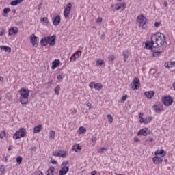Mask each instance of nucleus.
<instances>
[{
    "label": "nucleus",
    "instance_id": "obj_1",
    "mask_svg": "<svg viewBox=\"0 0 175 175\" xmlns=\"http://www.w3.org/2000/svg\"><path fill=\"white\" fill-rule=\"evenodd\" d=\"M151 40L154 43L155 49H158V47L163 46V44L166 42V38L163 33L159 32L152 35Z\"/></svg>",
    "mask_w": 175,
    "mask_h": 175
},
{
    "label": "nucleus",
    "instance_id": "obj_2",
    "mask_svg": "<svg viewBox=\"0 0 175 175\" xmlns=\"http://www.w3.org/2000/svg\"><path fill=\"white\" fill-rule=\"evenodd\" d=\"M19 102L21 105H27L28 103V96H29V90L21 88L19 90Z\"/></svg>",
    "mask_w": 175,
    "mask_h": 175
},
{
    "label": "nucleus",
    "instance_id": "obj_3",
    "mask_svg": "<svg viewBox=\"0 0 175 175\" xmlns=\"http://www.w3.org/2000/svg\"><path fill=\"white\" fill-rule=\"evenodd\" d=\"M137 22L139 24V28H142L143 29H146L147 27V18H145L144 16L141 15L137 18Z\"/></svg>",
    "mask_w": 175,
    "mask_h": 175
},
{
    "label": "nucleus",
    "instance_id": "obj_4",
    "mask_svg": "<svg viewBox=\"0 0 175 175\" xmlns=\"http://www.w3.org/2000/svg\"><path fill=\"white\" fill-rule=\"evenodd\" d=\"M27 133L25 129L21 128L18 131L15 132L13 139L17 140L18 139H21V137H24Z\"/></svg>",
    "mask_w": 175,
    "mask_h": 175
},
{
    "label": "nucleus",
    "instance_id": "obj_5",
    "mask_svg": "<svg viewBox=\"0 0 175 175\" xmlns=\"http://www.w3.org/2000/svg\"><path fill=\"white\" fill-rule=\"evenodd\" d=\"M162 102L165 106H172L173 103V98L170 96H167L162 98Z\"/></svg>",
    "mask_w": 175,
    "mask_h": 175
},
{
    "label": "nucleus",
    "instance_id": "obj_6",
    "mask_svg": "<svg viewBox=\"0 0 175 175\" xmlns=\"http://www.w3.org/2000/svg\"><path fill=\"white\" fill-rule=\"evenodd\" d=\"M30 42L33 47H38L39 45V37H37L35 34H31L30 36Z\"/></svg>",
    "mask_w": 175,
    "mask_h": 175
},
{
    "label": "nucleus",
    "instance_id": "obj_7",
    "mask_svg": "<svg viewBox=\"0 0 175 175\" xmlns=\"http://www.w3.org/2000/svg\"><path fill=\"white\" fill-rule=\"evenodd\" d=\"M89 87L90 88H92V89L95 88L96 91H100V90L103 88V85H102V83H95V82H90L89 83Z\"/></svg>",
    "mask_w": 175,
    "mask_h": 175
},
{
    "label": "nucleus",
    "instance_id": "obj_8",
    "mask_svg": "<svg viewBox=\"0 0 175 175\" xmlns=\"http://www.w3.org/2000/svg\"><path fill=\"white\" fill-rule=\"evenodd\" d=\"M70 10H72V3H69L64 8V16L65 18H68L69 17Z\"/></svg>",
    "mask_w": 175,
    "mask_h": 175
},
{
    "label": "nucleus",
    "instance_id": "obj_9",
    "mask_svg": "<svg viewBox=\"0 0 175 175\" xmlns=\"http://www.w3.org/2000/svg\"><path fill=\"white\" fill-rule=\"evenodd\" d=\"M52 155H53V157H60L61 158H65V157L68 155V152L62 150H55Z\"/></svg>",
    "mask_w": 175,
    "mask_h": 175
},
{
    "label": "nucleus",
    "instance_id": "obj_10",
    "mask_svg": "<svg viewBox=\"0 0 175 175\" xmlns=\"http://www.w3.org/2000/svg\"><path fill=\"white\" fill-rule=\"evenodd\" d=\"M152 109L156 113H162L163 111V105L159 103H157L153 105Z\"/></svg>",
    "mask_w": 175,
    "mask_h": 175
},
{
    "label": "nucleus",
    "instance_id": "obj_11",
    "mask_svg": "<svg viewBox=\"0 0 175 175\" xmlns=\"http://www.w3.org/2000/svg\"><path fill=\"white\" fill-rule=\"evenodd\" d=\"M142 116H143V114L142 113H139V122L141 124H148L149 122H151L152 118L148 117L144 119L143 117H142Z\"/></svg>",
    "mask_w": 175,
    "mask_h": 175
},
{
    "label": "nucleus",
    "instance_id": "obj_12",
    "mask_svg": "<svg viewBox=\"0 0 175 175\" xmlns=\"http://www.w3.org/2000/svg\"><path fill=\"white\" fill-rule=\"evenodd\" d=\"M81 57V51H76L72 56L70 57V62H75L77 59H79Z\"/></svg>",
    "mask_w": 175,
    "mask_h": 175
},
{
    "label": "nucleus",
    "instance_id": "obj_13",
    "mask_svg": "<svg viewBox=\"0 0 175 175\" xmlns=\"http://www.w3.org/2000/svg\"><path fill=\"white\" fill-rule=\"evenodd\" d=\"M144 49L146 50H152L155 49V43L152 42V40H151V41H146L145 42Z\"/></svg>",
    "mask_w": 175,
    "mask_h": 175
},
{
    "label": "nucleus",
    "instance_id": "obj_14",
    "mask_svg": "<svg viewBox=\"0 0 175 175\" xmlns=\"http://www.w3.org/2000/svg\"><path fill=\"white\" fill-rule=\"evenodd\" d=\"M131 88L133 90H139V88H140V80L139 78L135 77L134 79Z\"/></svg>",
    "mask_w": 175,
    "mask_h": 175
},
{
    "label": "nucleus",
    "instance_id": "obj_15",
    "mask_svg": "<svg viewBox=\"0 0 175 175\" xmlns=\"http://www.w3.org/2000/svg\"><path fill=\"white\" fill-rule=\"evenodd\" d=\"M152 161L154 165H160V163H162V162H163V158L162 157L155 155V157L152 158Z\"/></svg>",
    "mask_w": 175,
    "mask_h": 175
},
{
    "label": "nucleus",
    "instance_id": "obj_16",
    "mask_svg": "<svg viewBox=\"0 0 175 175\" xmlns=\"http://www.w3.org/2000/svg\"><path fill=\"white\" fill-rule=\"evenodd\" d=\"M18 33V28L17 27H12L8 31L9 36H13V35H17Z\"/></svg>",
    "mask_w": 175,
    "mask_h": 175
},
{
    "label": "nucleus",
    "instance_id": "obj_17",
    "mask_svg": "<svg viewBox=\"0 0 175 175\" xmlns=\"http://www.w3.org/2000/svg\"><path fill=\"white\" fill-rule=\"evenodd\" d=\"M147 135H148V128L142 129L137 133L138 136H147Z\"/></svg>",
    "mask_w": 175,
    "mask_h": 175
},
{
    "label": "nucleus",
    "instance_id": "obj_18",
    "mask_svg": "<svg viewBox=\"0 0 175 175\" xmlns=\"http://www.w3.org/2000/svg\"><path fill=\"white\" fill-rule=\"evenodd\" d=\"M48 44L49 46H54L55 44V35H53L52 36H48Z\"/></svg>",
    "mask_w": 175,
    "mask_h": 175
},
{
    "label": "nucleus",
    "instance_id": "obj_19",
    "mask_svg": "<svg viewBox=\"0 0 175 175\" xmlns=\"http://www.w3.org/2000/svg\"><path fill=\"white\" fill-rule=\"evenodd\" d=\"M59 170V175H66L68 172H69V167H61Z\"/></svg>",
    "mask_w": 175,
    "mask_h": 175
},
{
    "label": "nucleus",
    "instance_id": "obj_20",
    "mask_svg": "<svg viewBox=\"0 0 175 175\" xmlns=\"http://www.w3.org/2000/svg\"><path fill=\"white\" fill-rule=\"evenodd\" d=\"M154 155H161V157L163 158V157L166 155V151H165V150L163 149H161V150L157 149L154 152Z\"/></svg>",
    "mask_w": 175,
    "mask_h": 175
},
{
    "label": "nucleus",
    "instance_id": "obj_21",
    "mask_svg": "<svg viewBox=\"0 0 175 175\" xmlns=\"http://www.w3.org/2000/svg\"><path fill=\"white\" fill-rule=\"evenodd\" d=\"M40 44L43 46V47H46V46L49 44V36L42 38L40 40Z\"/></svg>",
    "mask_w": 175,
    "mask_h": 175
},
{
    "label": "nucleus",
    "instance_id": "obj_22",
    "mask_svg": "<svg viewBox=\"0 0 175 175\" xmlns=\"http://www.w3.org/2000/svg\"><path fill=\"white\" fill-rule=\"evenodd\" d=\"M83 148V147L81 146H80V144H79L78 143L75 144L72 146V150L73 151H75V152H79V151H81V149Z\"/></svg>",
    "mask_w": 175,
    "mask_h": 175
},
{
    "label": "nucleus",
    "instance_id": "obj_23",
    "mask_svg": "<svg viewBox=\"0 0 175 175\" xmlns=\"http://www.w3.org/2000/svg\"><path fill=\"white\" fill-rule=\"evenodd\" d=\"M59 23H61V16L58 15L53 18V24L57 27V25H59Z\"/></svg>",
    "mask_w": 175,
    "mask_h": 175
},
{
    "label": "nucleus",
    "instance_id": "obj_24",
    "mask_svg": "<svg viewBox=\"0 0 175 175\" xmlns=\"http://www.w3.org/2000/svg\"><path fill=\"white\" fill-rule=\"evenodd\" d=\"M59 64H61V61H59V59H55L52 62V69H53V70H54V69H56L57 68H58V66H59Z\"/></svg>",
    "mask_w": 175,
    "mask_h": 175
},
{
    "label": "nucleus",
    "instance_id": "obj_25",
    "mask_svg": "<svg viewBox=\"0 0 175 175\" xmlns=\"http://www.w3.org/2000/svg\"><path fill=\"white\" fill-rule=\"evenodd\" d=\"M155 93L152 91H150V92H146L144 93V95L148 98V99H151L153 96H154V94Z\"/></svg>",
    "mask_w": 175,
    "mask_h": 175
},
{
    "label": "nucleus",
    "instance_id": "obj_26",
    "mask_svg": "<svg viewBox=\"0 0 175 175\" xmlns=\"http://www.w3.org/2000/svg\"><path fill=\"white\" fill-rule=\"evenodd\" d=\"M118 5L119 10H121L122 12L125 10V9H126V4H125V3H118Z\"/></svg>",
    "mask_w": 175,
    "mask_h": 175
},
{
    "label": "nucleus",
    "instance_id": "obj_27",
    "mask_svg": "<svg viewBox=\"0 0 175 175\" xmlns=\"http://www.w3.org/2000/svg\"><path fill=\"white\" fill-rule=\"evenodd\" d=\"M54 170H55L54 167H50L49 169L46 171V175H54Z\"/></svg>",
    "mask_w": 175,
    "mask_h": 175
},
{
    "label": "nucleus",
    "instance_id": "obj_28",
    "mask_svg": "<svg viewBox=\"0 0 175 175\" xmlns=\"http://www.w3.org/2000/svg\"><path fill=\"white\" fill-rule=\"evenodd\" d=\"M42 124H39L38 126H36L34 128H33V132L34 133H39V132H40V131H42Z\"/></svg>",
    "mask_w": 175,
    "mask_h": 175
},
{
    "label": "nucleus",
    "instance_id": "obj_29",
    "mask_svg": "<svg viewBox=\"0 0 175 175\" xmlns=\"http://www.w3.org/2000/svg\"><path fill=\"white\" fill-rule=\"evenodd\" d=\"M0 49H1V50H4V51L5 53H11L12 52V49L9 46H1Z\"/></svg>",
    "mask_w": 175,
    "mask_h": 175
},
{
    "label": "nucleus",
    "instance_id": "obj_30",
    "mask_svg": "<svg viewBox=\"0 0 175 175\" xmlns=\"http://www.w3.org/2000/svg\"><path fill=\"white\" fill-rule=\"evenodd\" d=\"M129 52L128 51V50H126L124 51H123L122 53V56L124 57V62H126V60L128 59L129 57Z\"/></svg>",
    "mask_w": 175,
    "mask_h": 175
},
{
    "label": "nucleus",
    "instance_id": "obj_31",
    "mask_svg": "<svg viewBox=\"0 0 175 175\" xmlns=\"http://www.w3.org/2000/svg\"><path fill=\"white\" fill-rule=\"evenodd\" d=\"M23 0H15V1H12L10 3V5L12 6H17V5H20V3H21V2H23Z\"/></svg>",
    "mask_w": 175,
    "mask_h": 175
},
{
    "label": "nucleus",
    "instance_id": "obj_32",
    "mask_svg": "<svg viewBox=\"0 0 175 175\" xmlns=\"http://www.w3.org/2000/svg\"><path fill=\"white\" fill-rule=\"evenodd\" d=\"M78 132L79 135H83V133H85V132H87V129L84 126H81L79 127Z\"/></svg>",
    "mask_w": 175,
    "mask_h": 175
},
{
    "label": "nucleus",
    "instance_id": "obj_33",
    "mask_svg": "<svg viewBox=\"0 0 175 175\" xmlns=\"http://www.w3.org/2000/svg\"><path fill=\"white\" fill-rule=\"evenodd\" d=\"M96 64L97 66H99L105 65V62L102 59H98L96 60Z\"/></svg>",
    "mask_w": 175,
    "mask_h": 175
},
{
    "label": "nucleus",
    "instance_id": "obj_34",
    "mask_svg": "<svg viewBox=\"0 0 175 175\" xmlns=\"http://www.w3.org/2000/svg\"><path fill=\"white\" fill-rule=\"evenodd\" d=\"M55 95H59V91H61V87L59 85H57L54 89Z\"/></svg>",
    "mask_w": 175,
    "mask_h": 175
},
{
    "label": "nucleus",
    "instance_id": "obj_35",
    "mask_svg": "<svg viewBox=\"0 0 175 175\" xmlns=\"http://www.w3.org/2000/svg\"><path fill=\"white\" fill-rule=\"evenodd\" d=\"M111 9L113 12H117L119 10L118 3L111 5Z\"/></svg>",
    "mask_w": 175,
    "mask_h": 175
},
{
    "label": "nucleus",
    "instance_id": "obj_36",
    "mask_svg": "<svg viewBox=\"0 0 175 175\" xmlns=\"http://www.w3.org/2000/svg\"><path fill=\"white\" fill-rule=\"evenodd\" d=\"M49 136L50 139H54V137H55V131H50L49 133Z\"/></svg>",
    "mask_w": 175,
    "mask_h": 175
},
{
    "label": "nucleus",
    "instance_id": "obj_37",
    "mask_svg": "<svg viewBox=\"0 0 175 175\" xmlns=\"http://www.w3.org/2000/svg\"><path fill=\"white\" fill-rule=\"evenodd\" d=\"M97 140H98V139L96 138V137H92V138L90 139L91 144H92V146H95Z\"/></svg>",
    "mask_w": 175,
    "mask_h": 175
},
{
    "label": "nucleus",
    "instance_id": "obj_38",
    "mask_svg": "<svg viewBox=\"0 0 175 175\" xmlns=\"http://www.w3.org/2000/svg\"><path fill=\"white\" fill-rule=\"evenodd\" d=\"M105 151H107V148L102 147L98 150V152H99V154H103Z\"/></svg>",
    "mask_w": 175,
    "mask_h": 175
},
{
    "label": "nucleus",
    "instance_id": "obj_39",
    "mask_svg": "<svg viewBox=\"0 0 175 175\" xmlns=\"http://www.w3.org/2000/svg\"><path fill=\"white\" fill-rule=\"evenodd\" d=\"M164 65L165 68H172V62H167L165 63Z\"/></svg>",
    "mask_w": 175,
    "mask_h": 175
},
{
    "label": "nucleus",
    "instance_id": "obj_40",
    "mask_svg": "<svg viewBox=\"0 0 175 175\" xmlns=\"http://www.w3.org/2000/svg\"><path fill=\"white\" fill-rule=\"evenodd\" d=\"M68 163H69V161H63L61 165V167H68V166H66L67 165H68Z\"/></svg>",
    "mask_w": 175,
    "mask_h": 175
},
{
    "label": "nucleus",
    "instance_id": "obj_41",
    "mask_svg": "<svg viewBox=\"0 0 175 175\" xmlns=\"http://www.w3.org/2000/svg\"><path fill=\"white\" fill-rule=\"evenodd\" d=\"M16 162L18 165H20V163L23 162V157H21V156H18L16 158Z\"/></svg>",
    "mask_w": 175,
    "mask_h": 175
},
{
    "label": "nucleus",
    "instance_id": "obj_42",
    "mask_svg": "<svg viewBox=\"0 0 175 175\" xmlns=\"http://www.w3.org/2000/svg\"><path fill=\"white\" fill-rule=\"evenodd\" d=\"M109 61H114L116 59V56L114 55H109L108 56Z\"/></svg>",
    "mask_w": 175,
    "mask_h": 175
},
{
    "label": "nucleus",
    "instance_id": "obj_43",
    "mask_svg": "<svg viewBox=\"0 0 175 175\" xmlns=\"http://www.w3.org/2000/svg\"><path fill=\"white\" fill-rule=\"evenodd\" d=\"M107 118H108V120L109 121L110 124H112L113 123V116H111V115L109 114L107 115Z\"/></svg>",
    "mask_w": 175,
    "mask_h": 175
},
{
    "label": "nucleus",
    "instance_id": "obj_44",
    "mask_svg": "<svg viewBox=\"0 0 175 175\" xmlns=\"http://www.w3.org/2000/svg\"><path fill=\"white\" fill-rule=\"evenodd\" d=\"M6 136V133L5 131H1L0 133V139H3Z\"/></svg>",
    "mask_w": 175,
    "mask_h": 175
},
{
    "label": "nucleus",
    "instance_id": "obj_45",
    "mask_svg": "<svg viewBox=\"0 0 175 175\" xmlns=\"http://www.w3.org/2000/svg\"><path fill=\"white\" fill-rule=\"evenodd\" d=\"M9 12H10V8H5L3 9L4 14H8V13H9Z\"/></svg>",
    "mask_w": 175,
    "mask_h": 175
},
{
    "label": "nucleus",
    "instance_id": "obj_46",
    "mask_svg": "<svg viewBox=\"0 0 175 175\" xmlns=\"http://www.w3.org/2000/svg\"><path fill=\"white\" fill-rule=\"evenodd\" d=\"M103 21V19L102 18V17H99L97 18L96 23V24H101L102 21Z\"/></svg>",
    "mask_w": 175,
    "mask_h": 175
},
{
    "label": "nucleus",
    "instance_id": "obj_47",
    "mask_svg": "<svg viewBox=\"0 0 175 175\" xmlns=\"http://www.w3.org/2000/svg\"><path fill=\"white\" fill-rule=\"evenodd\" d=\"M0 172H1V174H5V167L1 166L0 167Z\"/></svg>",
    "mask_w": 175,
    "mask_h": 175
},
{
    "label": "nucleus",
    "instance_id": "obj_48",
    "mask_svg": "<svg viewBox=\"0 0 175 175\" xmlns=\"http://www.w3.org/2000/svg\"><path fill=\"white\" fill-rule=\"evenodd\" d=\"M126 99H128V95H124L122 97V102H125V100H126Z\"/></svg>",
    "mask_w": 175,
    "mask_h": 175
},
{
    "label": "nucleus",
    "instance_id": "obj_49",
    "mask_svg": "<svg viewBox=\"0 0 175 175\" xmlns=\"http://www.w3.org/2000/svg\"><path fill=\"white\" fill-rule=\"evenodd\" d=\"M57 80L58 81H62V80H64V77H62V75H59L57 76Z\"/></svg>",
    "mask_w": 175,
    "mask_h": 175
},
{
    "label": "nucleus",
    "instance_id": "obj_50",
    "mask_svg": "<svg viewBox=\"0 0 175 175\" xmlns=\"http://www.w3.org/2000/svg\"><path fill=\"white\" fill-rule=\"evenodd\" d=\"M5 33H6V31L4 29H3L0 33V36H5Z\"/></svg>",
    "mask_w": 175,
    "mask_h": 175
},
{
    "label": "nucleus",
    "instance_id": "obj_51",
    "mask_svg": "<svg viewBox=\"0 0 175 175\" xmlns=\"http://www.w3.org/2000/svg\"><path fill=\"white\" fill-rule=\"evenodd\" d=\"M42 23H49V20L47 19V17H44L42 18Z\"/></svg>",
    "mask_w": 175,
    "mask_h": 175
},
{
    "label": "nucleus",
    "instance_id": "obj_52",
    "mask_svg": "<svg viewBox=\"0 0 175 175\" xmlns=\"http://www.w3.org/2000/svg\"><path fill=\"white\" fill-rule=\"evenodd\" d=\"M32 175H43V174L42 173V172L38 171L36 172H34Z\"/></svg>",
    "mask_w": 175,
    "mask_h": 175
},
{
    "label": "nucleus",
    "instance_id": "obj_53",
    "mask_svg": "<svg viewBox=\"0 0 175 175\" xmlns=\"http://www.w3.org/2000/svg\"><path fill=\"white\" fill-rule=\"evenodd\" d=\"M159 25H161V23H159V22L154 23V27L156 28H158V27H159Z\"/></svg>",
    "mask_w": 175,
    "mask_h": 175
},
{
    "label": "nucleus",
    "instance_id": "obj_54",
    "mask_svg": "<svg viewBox=\"0 0 175 175\" xmlns=\"http://www.w3.org/2000/svg\"><path fill=\"white\" fill-rule=\"evenodd\" d=\"M154 140V138L152 137H149L147 139L146 142H152Z\"/></svg>",
    "mask_w": 175,
    "mask_h": 175
},
{
    "label": "nucleus",
    "instance_id": "obj_55",
    "mask_svg": "<svg viewBox=\"0 0 175 175\" xmlns=\"http://www.w3.org/2000/svg\"><path fill=\"white\" fill-rule=\"evenodd\" d=\"M134 142H135V143H139V142H140V140L139 139L138 137H135L134 138Z\"/></svg>",
    "mask_w": 175,
    "mask_h": 175
},
{
    "label": "nucleus",
    "instance_id": "obj_56",
    "mask_svg": "<svg viewBox=\"0 0 175 175\" xmlns=\"http://www.w3.org/2000/svg\"><path fill=\"white\" fill-rule=\"evenodd\" d=\"M51 164H52V165H57V161L53 160V161H51Z\"/></svg>",
    "mask_w": 175,
    "mask_h": 175
},
{
    "label": "nucleus",
    "instance_id": "obj_57",
    "mask_svg": "<svg viewBox=\"0 0 175 175\" xmlns=\"http://www.w3.org/2000/svg\"><path fill=\"white\" fill-rule=\"evenodd\" d=\"M52 84H53V81H51L47 83V85H48L49 87H50V85H52Z\"/></svg>",
    "mask_w": 175,
    "mask_h": 175
},
{
    "label": "nucleus",
    "instance_id": "obj_58",
    "mask_svg": "<svg viewBox=\"0 0 175 175\" xmlns=\"http://www.w3.org/2000/svg\"><path fill=\"white\" fill-rule=\"evenodd\" d=\"M31 151H36V147L32 146L31 148Z\"/></svg>",
    "mask_w": 175,
    "mask_h": 175
},
{
    "label": "nucleus",
    "instance_id": "obj_59",
    "mask_svg": "<svg viewBox=\"0 0 175 175\" xmlns=\"http://www.w3.org/2000/svg\"><path fill=\"white\" fill-rule=\"evenodd\" d=\"M87 106L89 107V110H91V104L90 103L87 104Z\"/></svg>",
    "mask_w": 175,
    "mask_h": 175
},
{
    "label": "nucleus",
    "instance_id": "obj_60",
    "mask_svg": "<svg viewBox=\"0 0 175 175\" xmlns=\"http://www.w3.org/2000/svg\"><path fill=\"white\" fill-rule=\"evenodd\" d=\"M91 175H96V171H92Z\"/></svg>",
    "mask_w": 175,
    "mask_h": 175
},
{
    "label": "nucleus",
    "instance_id": "obj_61",
    "mask_svg": "<svg viewBox=\"0 0 175 175\" xmlns=\"http://www.w3.org/2000/svg\"><path fill=\"white\" fill-rule=\"evenodd\" d=\"M40 9H42V4H40L38 5V10H40Z\"/></svg>",
    "mask_w": 175,
    "mask_h": 175
},
{
    "label": "nucleus",
    "instance_id": "obj_62",
    "mask_svg": "<svg viewBox=\"0 0 175 175\" xmlns=\"http://www.w3.org/2000/svg\"><path fill=\"white\" fill-rule=\"evenodd\" d=\"M0 81H3V77H0Z\"/></svg>",
    "mask_w": 175,
    "mask_h": 175
},
{
    "label": "nucleus",
    "instance_id": "obj_63",
    "mask_svg": "<svg viewBox=\"0 0 175 175\" xmlns=\"http://www.w3.org/2000/svg\"><path fill=\"white\" fill-rule=\"evenodd\" d=\"M163 5H164L165 6H167V2H166V1L164 2V3H163Z\"/></svg>",
    "mask_w": 175,
    "mask_h": 175
},
{
    "label": "nucleus",
    "instance_id": "obj_64",
    "mask_svg": "<svg viewBox=\"0 0 175 175\" xmlns=\"http://www.w3.org/2000/svg\"><path fill=\"white\" fill-rule=\"evenodd\" d=\"M173 88L175 90V82L173 83Z\"/></svg>",
    "mask_w": 175,
    "mask_h": 175
}]
</instances>
